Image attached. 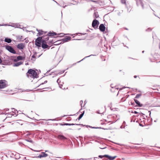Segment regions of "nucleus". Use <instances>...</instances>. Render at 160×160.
Wrapping results in <instances>:
<instances>
[{"instance_id":"f257e3e1","label":"nucleus","mask_w":160,"mask_h":160,"mask_svg":"<svg viewBox=\"0 0 160 160\" xmlns=\"http://www.w3.org/2000/svg\"><path fill=\"white\" fill-rule=\"evenodd\" d=\"M27 76L29 78V76L33 78H38V75L36 71L32 69H29L27 73Z\"/></svg>"},{"instance_id":"f03ea898","label":"nucleus","mask_w":160,"mask_h":160,"mask_svg":"<svg viewBox=\"0 0 160 160\" xmlns=\"http://www.w3.org/2000/svg\"><path fill=\"white\" fill-rule=\"evenodd\" d=\"M42 37H38L35 41V45L37 46L40 47L41 46V43H42Z\"/></svg>"},{"instance_id":"7ed1b4c3","label":"nucleus","mask_w":160,"mask_h":160,"mask_svg":"<svg viewBox=\"0 0 160 160\" xmlns=\"http://www.w3.org/2000/svg\"><path fill=\"white\" fill-rule=\"evenodd\" d=\"M99 23V22L98 20L96 19H94L92 23V27L95 29H97L98 28Z\"/></svg>"},{"instance_id":"20e7f679","label":"nucleus","mask_w":160,"mask_h":160,"mask_svg":"<svg viewBox=\"0 0 160 160\" xmlns=\"http://www.w3.org/2000/svg\"><path fill=\"white\" fill-rule=\"evenodd\" d=\"M6 49L10 52L13 54H16V52L14 49L11 46H6Z\"/></svg>"},{"instance_id":"39448f33","label":"nucleus","mask_w":160,"mask_h":160,"mask_svg":"<svg viewBox=\"0 0 160 160\" xmlns=\"http://www.w3.org/2000/svg\"><path fill=\"white\" fill-rule=\"evenodd\" d=\"M7 81L5 80H0V89L4 88L7 87Z\"/></svg>"},{"instance_id":"423d86ee","label":"nucleus","mask_w":160,"mask_h":160,"mask_svg":"<svg viewBox=\"0 0 160 160\" xmlns=\"http://www.w3.org/2000/svg\"><path fill=\"white\" fill-rule=\"evenodd\" d=\"M106 156L105 158H103V160H113L117 157V156H111L107 154H106V156Z\"/></svg>"},{"instance_id":"0eeeda50","label":"nucleus","mask_w":160,"mask_h":160,"mask_svg":"<svg viewBox=\"0 0 160 160\" xmlns=\"http://www.w3.org/2000/svg\"><path fill=\"white\" fill-rule=\"evenodd\" d=\"M63 33H57L56 32H53V31H50L47 34V36L51 37L52 36H56L57 35H63Z\"/></svg>"},{"instance_id":"6e6552de","label":"nucleus","mask_w":160,"mask_h":160,"mask_svg":"<svg viewBox=\"0 0 160 160\" xmlns=\"http://www.w3.org/2000/svg\"><path fill=\"white\" fill-rule=\"evenodd\" d=\"M42 48L44 49H45L48 48V49H49L50 47H49L48 45L47 44V42H45V41L42 40Z\"/></svg>"},{"instance_id":"1a4fd4ad","label":"nucleus","mask_w":160,"mask_h":160,"mask_svg":"<svg viewBox=\"0 0 160 160\" xmlns=\"http://www.w3.org/2000/svg\"><path fill=\"white\" fill-rule=\"evenodd\" d=\"M8 26H11L12 27L15 28H18L20 29H22V28L21 27V26L19 23H12L11 25H8Z\"/></svg>"},{"instance_id":"9d476101","label":"nucleus","mask_w":160,"mask_h":160,"mask_svg":"<svg viewBox=\"0 0 160 160\" xmlns=\"http://www.w3.org/2000/svg\"><path fill=\"white\" fill-rule=\"evenodd\" d=\"M138 6H141L142 9H144V4L142 0H135Z\"/></svg>"},{"instance_id":"9b49d317","label":"nucleus","mask_w":160,"mask_h":160,"mask_svg":"<svg viewBox=\"0 0 160 160\" xmlns=\"http://www.w3.org/2000/svg\"><path fill=\"white\" fill-rule=\"evenodd\" d=\"M99 29L100 31L104 32L105 30L106 27L103 24H101L99 26Z\"/></svg>"},{"instance_id":"f8f14e48","label":"nucleus","mask_w":160,"mask_h":160,"mask_svg":"<svg viewBox=\"0 0 160 160\" xmlns=\"http://www.w3.org/2000/svg\"><path fill=\"white\" fill-rule=\"evenodd\" d=\"M48 156V154L45 152H42L41 154L39 155L38 156L36 157L37 158H41L43 157H46Z\"/></svg>"},{"instance_id":"ddd939ff","label":"nucleus","mask_w":160,"mask_h":160,"mask_svg":"<svg viewBox=\"0 0 160 160\" xmlns=\"http://www.w3.org/2000/svg\"><path fill=\"white\" fill-rule=\"evenodd\" d=\"M71 38L69 36H66L63 39H62V43H64L67 42L69 40H70Z\"/></svg>"},{"instance_id":"4468645a","label":"nucleus","mask_w":160,"mask_h":160,"mask_svg":"<svg viewBox=\"0 0 160 160\" xmlns=\"http://www.w3.org/2000/svg\"><path fill=\"white\" fill-rule=\"evenodd\" d=\"M58 138L61 140H68V138L65 137L63 135L59 134L58 136Z\"/></svg>"},{"instance_id":"2eb2a0df","label":"nucleus","mask_w":160,"mask_h":160,"mask_svg":"<svg viewBox=\"0 0 160 160\" xmlns=\"http://www.w3.org/2000/svg\"><path fill=\"white\" fill-rule=\"evenodd\" d=\"M134 100L137 106L139 107H142V104L140 103V102L137 100L136 99H134Z\"/></svg>"},{"instance_id":"dca6fc26","label":"nucleus","mask_w":160,"mask_h":160,"mask_svg":"<svg viewBox=\"0 0 160 160\" xmlns=\"http://www.w3.org/2000/svg\"><path fill=\"white\" fill-rule=\"evenodd\" d=\"M24 46L23 43L18 44L17 46V48L19 49H23Z\"/></svg>"},{"instance_id":"f3484780","label":"nucleus","mask_w":160,"mask_h":160,"mask_svg":"<svg viewBox=\"0 0 160 160\" xmlns=\"http://www.w3.org/2000/svg\"><path fill=\"white\" fill-rule=\"evenodd\" d=\"M62 39L57 40V41L55 40V44H54V45H59L61 43H62Z\"/></svg>"},{"instance_id":"a211bd4d","label":"nucleus","mask_w":160,"mask_h":160,"mask_svg":"<svg viewBox=\"0 0 160 160\" xmlns=\"http://www.w3.org/2000/svg\"><path fill=\"white\" fill-rule=\"evenodd\" d=\"M49 36H47V35L46 36H43L42 37L43 38V39L42 38V40H44L45 42H46L47 41H48L49 39Z\"/></svg>"},{"instance_id":"6ab92c4d","label":"nucleus","mask_w":160,"mask_h":160,"mask_svg":"<svg viewBox=\"0 0 160 160\" xmlns=\"http://www.w3.org/2000/svg\"><path fill=\"white\" fill-rule=\"evenodd\" d=\"M112 84H111V87L112 88L111 89V91L112 92H114L115 91V90H118V88H116V87H115L112 86Z\"/></svg>"},{"instance_id":"aec40b11","label":"nucleus","mask_w":160,"mask_h":160,"mask_svg":"<svg viewBox=\"0 0 160 160\" xmlns=\"http://www.w3.org/2000/svg\"><path fill=\"white\" fill-rule=\"evenodd\" d=\"M22 64V62L20 61L14 63L13 65V66L14 67H18Z\"/></svg>"},{"instance_id":"412c9836","label":"nucleus","mask_w":160,"mask_h":160,"mask_svg":"<svg viewBox=\"0 0 160 160\" xmlns=\"http://www.w3.org/2000/svg\"><path fill=\"white\" fill-rule=\"evenodd\" d=\"M86 127L87 128L89 127V128H92L102 129H104V130L107 129L104 128H102L100 127H92L91 126H89V125H87L86 126Z\"/></svg>"},{"instance_id":"4be33fe9","label":"nucleus","mask_w":160,"mask_h":160,"mask_svg":"<svg viewBox=\"0 0 160 160\" xmlns=\"http://www.w3.org/2000/svg\"><path fill=\"white\" fill-rule=\"evenodd\" d=\"M56 40L52 39V40H49L48 42H47L49 45H50L53 44H55V42Z\"/></svg>"},{"instance_id":"5701e85b","label":"nucleus","mask_w":160,"mask_h":160,"mask_svg":"<svg viewBox=\"0 0 160 160\" xmlns=\"http://www.w3.org/2000/svg\"><path fill=\"white\" fill-rule=\"evenodd\" d=\"M17 59H18V60L19 61V60H23L25 59V57H23L22 56H18L17 57Z\"/></svg>"},{"instance_id":"b1692460","label":"nucleus","mask_w":160,"mask_h":160,"mask_svg":"<svg viewBox=\"0 0 160 160\" xmlns=\"http://www.w3.org/2000/svg\"><path fill=\"white\" fill-rule=\"evenodd\" d=\"M4 41L8 43H10L12 42V40L10 38H6L5 39Z\"/></svg>"},{"instance_id":"393cba45","label":"nucleus","mask_w":160,"mask_h":160,"mask_svg":"<svg viewBox=\"0 0 160 160\" xmlns=\"http://www.w3.org/2000/svg\"><path fill=\"white\" fill-rule=\"evenodd\" d=\"M17 39L20 40L21 41L23 42L24 40H26V38H25L23 40H22V36L20 35H18L17 37Z\"/></svg>"},{"instance_id":"a878e982","label":"nucleus","mask_w":160,"mask_h":160,"mask_svg":"<svg viewBox=\"0 0 160 160\" xmlns=\"http://www.w3.org/2000/svg\"><path fill=\"white\" fill-rule=\"evenodd\" d=\"M99 15L98 14V12H95L94 13L93 17L94 18H97L99 17Z\"/></svg>"},{"instance_id":"bb28decb","label":"nucleus","mask_w":160,"mask_h":160,"mask_svg":"<svg viewBox=\"0 0 160 160\" xmlns=\"http://www.w3.org/2000/svg\"><path fill=\"white\" fill-rule=\"evenodd\" d=\"M43 32L42 30H39V31H38V33L37 34V36L39 37L40 35H42L43 34Z\"/></svg>"},{"instance_id":"cd10ccee","label":"nucleus","mask_w":160,"mask_h":160,"mask_svg":"<svg viewBox=\"0 0 160 160\" xmlns=\"http://www.w3.org/2000/svg\"><path fill=\"white\" fill-rule=\"evenodd\" d=\"M13 155H14L16 156V157L15 158V159H19L20 158V155L18 153H15V155L13 153Z\"/></svg>"},{"instance_id":"c85d7f7f","label":"nucleus","mask_w":160,"mask_h":160,"mask_svg":"<svg viewBox=\"0 0 160 160\" xmlns=\"http://www.w3.org/2000/svg\"><path fill=\"white\" fill-rule=\"evenodd\" d=\"M59 124L61 126H70V123H64V124H62V123H59Z\"/></svg>"},{"instance_id":"c756f323","label":"nucleus","mask_w":160,"mask_h":160,"mask_svg":"<svg viewBox=\"0 0 160 160\" xmlns=\"http://www.w3.org/2000/svg\"><path fill=\"white\" fill-rule=\"evenodd\" d=\"M94 55H93L91 54V55H89V56H86V57H84L83 59H82L80 61H78V62H77V63H79V62H81V61H82L85 58H88V57H90V56H94Z\"/></svg>"},{"instance_id":"7c9ffc66","label":"nucleus","mask_w":160,"mask_h":160,"mask_svg":"<svg viewBox=\"0 0 160 160\" xmlns=\"http://www.w3.org/2000/svg\"><path fill=\"white\" fill-rule=\"evenodd\" d=\"M121 3L122 4H124L125 5L126 7L127 8L126 0H121Z\"/></svg>"},{"instance_id":"2f4dec72","label":"nucleus","mask_w":160,"mask_h":160,"mask_svg":"<svg viewBox=\"0 0 160 160\" xmlns=\"http://www.w3.org/2000/svg\"><path fill=\"white\" fill-rule=\"evenodd\" d=\"M25 140L28 142H29L31 143L33 142L32 140L30 138L25 139Z\"/></svg>"},{"instance_id":"473e14b6","label":"nucleus","mask_w":160,"mask_h":160,"mask_svg":"<svg viewBox=\"0 0 160 160\" xmlns=\"http://www.w3.org/2000/svg\"><path fill=\"white\" fill-rule=\"evenodd\" d=\"M106 156V154L103 155H99L98 157L99 158H105L106 156Z\"/></svg>"},{"instance_id":"72a5a7b5","label":"nucleus","mask_w":160,"mask_h":160,"mask_svg":"<svg viewBox=\"0 0 160 160\" xmlns=\"http://www.w3.org/2000/svg\"><path fill=\"white\" fill-rule=\"evenodd\" d=\"M83 115L82 114H80L78 117V118L76 120H79L82 118V117H83Z\"/></svg>"},{"instance_id":"f704fd0d","label":"nucleus","mask_w":160,"mask_h":160,"mask_svg":"<svg viewBox=\"0 0 160 160\" xmlns=\"http://www.w3.org/2000/svg\"><path fill=\"white\" fill-rule=\"evenodd\" d=\"M142 95V94H137L135 98H139Z\"/></svg>"},{"instance_id":"c9c22d12","label":"nucleus","mask_w":160,"mask_h":160,"mask_svg":"<svg viewBox=\"0 0 160 160\" xmlns=\"http://www.w3.org/2000/svg\"><path fill=\"white\" fill-rule=\"evenodd\" d=\"M90 1L92 2H94L97 3H99L100 2L99 1H94L93 0H90Z\"/></svg>"},{"instance_id":"e433bc0d","label":"nucleus","mask_w":160,"mask_h":160,"mask_svg":"<svg viewBox=\"0 0 160 160\" xmlns=\"http://www.w3.org/2000/svg\"><path fill=\"white\" fill-rule=\"evenodd\" d=\"M90 137H89L87 136H86L84 137V140L85 139L89 140Z\"/></svg>"},{"instance_id":"4c0bfd02","label":"nucleus","mask_w":160,"mask_h":160,"mask_svg":"<svg viewBox=\"0 0 160 160\" xmlns=\"http://www.w3.org/2000/svg\"><path fill=\"white\" fill-rule=\"evenodd\" d=\"M130 103H131V105H132L134 107H136V106L135 105V103H134V102H130Z\"/></svg>"},{"instance_id":"58836bf2","label":"nucleus","mask_w":160,"mask_h":160,"mask_svg":"<svg viewBox=\"0 0 160 160\" xmlns=\"http://www.w3.org/2000/svg\"><path fill=\"white\" fill-rule=\"evenodd\" d=\"M22 28H23L22 29H23V30L24 31H26V32H30V31H28V30H27L26 29H25V27H22Z\"/></svg>"},{"instance_id":"ea45409f","label":"nucleus","mask_w":160,"mask_h":160,"mask_svg":"<svg viewBox=\"0 0 160 160\" xmlns=\"http://www.w3.org/2000/svg\"><path fill=\"white\" fill-rule=\"evenodd\" d=\"M92 159V158H81L79 159V160H90Z\"/></svg>"},{"instance_id":"a19ab883","label":"nucleus","mask_w":160,"mask_h":160,"mask_svg":"<svg viewBox=\"0 0 160 160\" xmlns=\"http://www.w3.org/2000/svg\"><path fill=\"white\" fill-rule=\"evenodd\" d=\"M63 35H61L60 36H53L52 37L54 38H60V37H63Z\"/></svg>"},{"instance_id":"79ce46f5","label":"nucleus","mask_w":160,"mask_h":160,"mask_svg":"<svg viewBox=\"0 0 160 160\" xmlns=\"http://www.w3.org/2000/svg\"><path fill=\"white\" fill-rule=\"evenodd\" d=\"M139 114L141 115V116L143 117V118H144V116H145V115L144 114H143L142 112H140L139 113Z\"/></svg>"},{"instance_id":"37998d69","label":"nucleus","mask_w":160,"mask_h":160,"mask_svg":"<svg viewBox=\"0 0 160 160\" xmlns=\"http://www.w3.org/2000/svg\"><path fill=\"white\" fill-rule=\"evenodd\" d=\"M12 109L14 110V111H12L14 112L15 113L16 116H17L18 115L16 114V111H17V110L14 108H12Z\"/></svg>"},{"instance_id":"c03bdc74","label":"nucleus","mask_w":160,"mask_h":160,"mask_svg":"<svg viewBox=\"0 0 160 160\" xmlns=\"http://www.w3.org/2000/svg\"><path fill=\"white\" fill-rule=\"evenodd\" d=\"M152 30V29L150 28H148L146 30V31L147 32H149Z\"/></svg>"},{"instance_id":"a18cd8bd","label":"nucleus","mask_w":160,"mask_h":160,"mask_svg":"<svg viewBox=\"0 0 160 160\" xmlns=\"http://www.w3.org/2000/svg\"><path fill=\"white\" fill-rule=\"evenodd\" d=\"M76 125H80V126H86L87 125H83V124H76Z\"/></svg>"},{"instance_id":"49530a36","label":"nucleus","mask_w":160,"mask_h":160,"mask_svg":"<svg viewBox=\"0 0 160 160\" xmlns=\"http://www.w3.org/2000/svg\"><path fill=\"white\" fill-rule=\"evenodd\" d=\"M64 72H65V70H63V71H61V72H59V73H58V74H56V76H57V75H58V74H62V73H64Z\"/></svg>"},{"instance_id":"de8ad7c7","label":"nucleus","mask_w":160,"mask_h":160,"mask_svg":"<svg viewBox=\"0 0 160 160\" xmlns=\"http://www.w3.org/2000/svg\"><path fill=\"white\" fill-rule=\"evenodd\" d=\"M115 40V37H114L112 40V43H111V44L112 45V44H113V43L114 42Z\"/></svg>"},{"instance_id":"09e8293b","label":"nucleus","mask_w":160,"mask_h":160,"mask_svg":"<svg viewBox=\"0 0 160 160\" xmlns=\"http://www.w3.org/2000/svg\"><path fill=\"white\" fill-rule=\"evenodd\" d=\"M60 81L59 80V79H58L57 81V83L59 84V83L60 82Z\"/></svg>"},{"instance_id":"8fccbe9b","label":"nucleus","mask_w":160,"mask_h":160,"mask_svg":"<svg viewBox=\"0 0 160 160\" xmlns=\"http://www.w3.org/2000/svg\"><path fill=\"white\" fill-rule=\"evenodd\" d=\"M106 148V146L105 147L102 146V147H99L101 149H104Z\"/></svg>"},{"instance_id":"3c124183","label":"nucleus","mask_w":160,"mask_h":160,"mask_svg":"<svg viewBox=\"0 0 160 160\" xmlns=\"http://www.w3.org/2000/svg\"><path fill=\"white\" fill-rule=\"evenodd\" d=\"M82 138H83L82 137H81V136L79 137V140L81 142V144H82V141H81V139H82Z\"/></svg>"},{"instance_id":"603ef678","label":"nucleus","mask_w":160,"mask_h":160,"mask_svg":"<svg viewBox=\"0 0 160 160\" xmlns=\"http://www.w3.org/2000/svg\"><path fill=\"white\" fill-rule=\"evenodd\" d=\"M32 58H36V57L35 55V54H34L32 56Z\"/></svg>"},{"instance_id":"864d4df0","label":"nucleus","mask_w":160,"mask_h":160,"mask_svg":"<svg viewBox=\"0 0 160 160\" xmlns=\"http://www.w3.org/2000/svg\"><path fill=\"white\" fill-rule=\"evenodd\" d=\"M13 61L15 62H17L18 61V59H17V58L16 59H14L13 60Z\"/></svg>"},{"instance_id":"5fc2aeb1","label":"nucleus","mask_w":160,"mask_h":160,"mask_svg":"<svg viewBox=\"0 0 160 160\" xmlns=\"http://www.w3.org/2000/svg\"><path fill=\"white\" fill-rule=\"evenodd\" d=\"M78 34H81V35H85V34H86V33H77V34L78 35Z\"/></svg>"},{"instance_id":"6e6d98bb","label":"nucleus","mask_w":160,"mask_h":160,"mask_svg":"<svg viewBox=\"0 0 160 160\" xmlns=\"http://www.w3.org/2000/svg\"><path fill=\"white\" fill-rule=\"evenodd\" d=\"M80 104L81 105V107H82V104L83 103V101L82 100L80 102Z\"/></svg>"},{"instance_id":"4d7b16f0","label":"nucleus","mask_w":160,"mask_h":160,"mask_svg":"<svg viewBox=\"0 0 160 160\" xmlns=\"http://www.w3.org/2000/svg\"><path fill=\"white\" fill-rule=\"evenodd\" d=\"M51 120V121H55V119H50L48 120Z\"/></svg>"},{"instance_id":"13d9d810","label":"nucleus","mask_w":160,"mask_h":160,"mask_svg":"<svg viewBox=\"0 0 160 160\" xmlns=\"http://www.w3.org/2000/svg\"><path fill=\"white\" fill-rule=\"evenodd\" d=\"M97 113L98 114H103V112L102 113H101L98 110V111H97Z\"/></svg>"},{"instance_id":"bf43d9fd","label":"nucleus","mask_w":160,"mask_h":160,"mask_svg":"<svg viewBox=\"0 0 160 160\" xmlns=\"http://www.w3.org/2000/svg\"><path fill=\"white\" fill-rule=\"evenodd\" d=\"M44 84L43 83V82L42 83H41V84H40L38 86H37V87H38L39 86H41V85H43Z\"/></svg>"},{"instance_id":"052dcab7","label":"nucleus","mask_w":160,"mask_h":160,"mask_svg":"<svg viewBox=\"0 0 160 160\" xmlns=\"http://www.w3.org/2000/svg\"><path fill=\"white\" fill-rule=\"evenodd\" d=\"M59 87L60 88H61L62 87V84H59Z\"/></svg>"},{"instance_id":"680f3d73","label":"nucleus","mask_w":160,"mask_h":160,"mask_svg":"<svg viewBox=\"0 0 160 160\" xmlns=\"http://www.w3.org/2000/svg\"><path fill=\"white\" fill-rule=\"evenodd\" d=\"M134 113L135 114H137V113H138V112H137L136 111H134Z\"/></svg>"},{"instance_id":"e2e57ef3","label":"nucleus","mask_w":160,"mask_h":160,"mask_svg":"<svg viewBox=\"0 0 160 160\" xmlns=\"http://www.w3.org/2000/svg\"><path fill=\"white\" fill-rule=\"evenodd\" d=\"M84 112H85V111H83L82 112L81 114H82L83 115V116L84 114Z\"/></svg>"},{"instance_id":"0e129e2a","label":"nucleus","mask_w":160,"mask_h":160,"mask_svg":"<svg viewBox=\"0 0 160 160\" xmlns=\"http://www.w3.org/2000/svg\"><path fill=\"white\" fill-rule=\"evenodd\" d=\"M76 124L70 123V126L74 125H76Z\"/></svg>"},{"instance_id":"69168bd1","label":"nucleus","mask_w":160,"mask_h":160,"mask_svg":"<svg viewBox=\"0 0 160 160\" xmlns=\"http://www.w3.org/2000/svg\"><path fill=\"white\" fill-rule=\"evenodd\" d=\"M47 81L46 80V81H45L43 82V83H44V84H45V83H47Z\"/></svg>"},{"instance_id":"338daca9","label":"nucleus","mask_w":160,"mask_h":160,"mask_svg":"<svg viewBox=\"0 0 160 160\" xmlns=\"http://www.w3.org/2000/svg\"><path fill=\"white\" fill-rule=\"evenodd\" d=\"M28 42H29V41L28 40H26L25 41L27 43H28Z\"/></svg>"},{"instance_id":"774afa93","label":"nucleus","mask_w":160,"mask_h":160,"mask_svg":"<svg viewBox=\"0 0 160 160\" xmlns=\"http://www.w3.org/2000/svg\"><path fill=\"white\" fill-rule=\"evenodd\" d=\"M137 76H136V75H135V76H134V78H137Z\"/></svg>"}]
</instances>
